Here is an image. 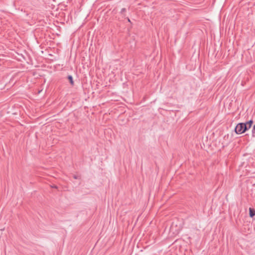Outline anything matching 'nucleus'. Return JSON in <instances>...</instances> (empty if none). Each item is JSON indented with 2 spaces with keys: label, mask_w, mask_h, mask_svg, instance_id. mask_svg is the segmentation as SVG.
I'll use <instances>...</instances> for the list:
<instances>
[{
  "label": "nucleus",
  "mask_w": 255,
  "mask_h": 255,
  "mask_svg": "<svg viewBox=\"0 0 255 255\" xmlns=\"http://www.w3.org/2000/svg\"><path fill=\"white\" fill-rule=\"evenodd\" d=\"M235 130L236 133L241 134L247 130V128L244 123H239L236 126Z\"/></svg>",
  "instance_id": "f257e3e1"
},
{
  "label": "nucleus",
  "mask_w": 255,
  "mask_h": 255,
  "mask_svg": "<svg viewBox=\"0 0 255 255\" xmlns=\"http://www.w3.org/2000/svg\"><path fill=\"white\" fill-rule=\"evenodd\" d=\"M247 123L248 124V125H249L252 126V124L253 123V121L252 120H250V121H249V122H248Z\"/></svg>",
  "instance_id": "423d86ee"
},
{
  "label": "nucleus",
  "mask_w": 255,
  "mask_h": 255,
  "mask_svg": "<svg viewBox=\"0 0 255 255\" xmlns=\"http://www.w3.org/2000/svg\"><path fill=\"white\" fill-rule=\"evenodd\" d=\"M181 229L180 226H177L175 222H173L170 226V232L173 234H177L181 230Z\"/></svg>",
  "instance_id": "f03ea898"
},
{
  "label": "nucleus",
  "mask_w": 255,
  "mask_h": 255,
  "mask_svg": "<svg viewBox=\"0 0 255 255\" xmlns=\"http://www.w3.org/2000/svg\"><path fill=\"white\" fill-rule=\"evenodd\" d=\"M125 11H126V8H122V9H121V12L122 13H123L125 12Z\"/></svg>",
  "instance_id": "0eeeda50"
},
{
  "label": "nucleus",
  "mask_w": 255,
  "mask_h": 255,
  "mask_svg": "<svg viewBox=\"0 0 255 255\" xmlns=\"http://www.w3.org/2000/svg\"><path fill=\"white\" fill-rule=\"evenodd\" d=\"M250 211V216L251 217H253L255 215V210L250 208L249 209Z\"/></svg>",
  "instance_id": "7ed1b4c3"
},
{
  "label": "nucleus",
  "mask_w": 255,
  "mask_h": 255,
  "mask_svg": "<svg viewBox=\"0 0 255 255\" xmlns=\"http://www.w3.org/2000/svg\"><path fill=\"white\" fill-rule=\"evenodd\" d=\"M68 80H69V82L70 83V84L72 85H74V81L73 80V77L71 75H69L68 77Z\"/></svg>",
  "instance_id": "20e7f679"
},
{
  "label": "nucleus",
  "mask_w": 255,
  "mask_h": 255,
  "mask_svg": "<svg viewBox=\"0 0 255 255\" xmlns=\"http://www.w3.org/2000/svg\"><path fill=\"white\" fill-rule=\"evenodd\" d=\"M245 125H246V127L247 128V130H248V129L250 128L251 127V126L248 125V124L247 123H244Z\"/></svg>",
  "instance_id": "39448f33"
},
{
  "label": "nucleus",
  "mask_w": 255,
  "mask_h": 255,
  "mask_svg": "<svg viewBox=\"0 0 255 255\" xmlns=\"http://www.w3.org/2000/svg\"><path fill=\"white\" fill-rule=\"evenodd\" d=\"M252 132H253V133H255V125H254V126L253 127V128L252 130Z\"/></svg>",
  "instance_id": "6e6552de"
},
{
  "label": "nucleus",
  "mask_w": 255,
  "mask_h": 255,
  "mask_svg": "<svg viewBox=\"0 0 255 255\" xmlns=\"http://www.w3.org/2000/svg\"><path fill=\"white\" fill-rule=\"evenodd\" d=\"M53 187H54V188H57V187H56V186H53Z\"/></svg>",
  "instance_id": "1a4fd4ad"
}]
</instances>
